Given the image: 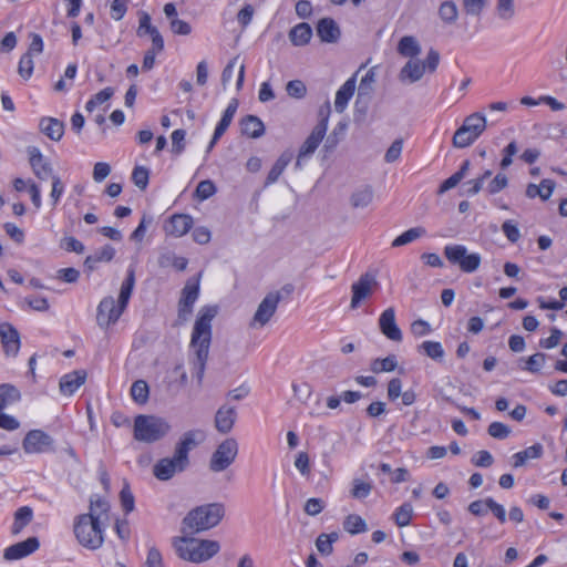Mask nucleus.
<instances>
[{
	"mask_svg": "<svg viewBox=\"0 0 567 567\" xmlns=\"http://www.w3.org/2000/svg\"><path fill=\"white\" fill-rule=\"evenodd\" d=\"M508 179L505 174L498 173L487 185L486 192L491 195H495L506 188Z\"/></svg>",
	"mask_w": 567,
	"mask_h": 567,
	"instance_id": "nucleus-55",
	"label": "nucleus"
},
{
	"mask_svg": "<svg viewBox=\"0 0 567 567\" xmlns=\"http://www.w3.org/2000/svg\"><path fill=\"white\" fill-rule=\"evenodd\" d=\"M131 395L133 400L143 404L148 399V385L144 380L135 381L131 386Z\"/></svg>",
	"mask_w": 567,
	"mask_h": 567,
	"instance_id": "nucleus-47",
	"label": "nucleus"
},
{
	"mask_svg": "<svg viewBox=\"0 0 567 567\" xmlns=\"http://www.w3.org/2000/svg\"><path fill=\"white\" fill-rule=\"evenodd\" d=\"M171 431L168 422L155 415H137L134 420V439L144 443H154Z\"/></svg>",
	"mask_w": 567,
	"mask_h": 567,
	"instance_id": "nucleus-6",
	"label": "nucleus"
},
{
	"mask_svg": "<svg viewBox=\"0 0 567 567\" xmlns=\"http://www.w3.org/2000/svg\"><path fill=\"white\" fill-rule=\"evenodd\" d=\"M440 63V53L430 49L424 61L420 59H409L399 72V80L404 83H415L420 81L424 73H434Z\"/></svg>",
	"mask_w": 567,
	"mask_h": 567,
	"instance_id": "nucleus-8",
	"label": "nucleus"
},
{
	"mask_svg": "<svg viewBox=\"0 0 567 567\" xmlns=\"http://www.w3.org/2000/svg\"><path fill=\"white\" fill-rule=\"evenodd\" d=\"M74 534L78 542L87 549H97L104 542L103 529L94 514H82L75 518Z\"/></svg>",
	"mask_w": 567,
	"mask_h": 567,
	"instance_id": "nucleus-5",
	"label": "nucleus"
},
{
	"mask_svg": "<svg viewBox=\"0 0 567 567\" xmlns=\"http://www.w3.org/2000/svg\"><path fill=\"white\" fill-rule=\"evenodd\" d=\"M419 350H422L429 358L436 361L442 360L444 357V349L437 341H424L419 347Z\"/></svg>",
	"mask_w": 567,
	"mask_h": 567,
	"instance_id": "nucleus-44",
	"label": "nucleus"
},
{
	"mask_svg": "<svg viewBox=\"0 0 567 567\" xmlns=\"http://www.w3.org/2000/svg\"><path fill=\"white\" fill-rule=\"evenodd\" d=\"M372 491V484L368 482H363L361 480H353L351 496L357 499L365 498L370 495Z\"/></svg>",
	"mask_w": 567,
	"mask_h": 567,
	"instance_id": "nucleus-49",
	"label": "nucleus"
},
{
	"mask_svg": "<svg viewBox=\"0 0 567 567\" xmlns=\"http://www.w3.org/2000/svg\"><path fill=\"white\" fill-rule=\"evenodd\" d=\"M53 439L41 430L30 431L23 440L25 453H44L52 450Z\"/></svg>",
	"mask_w": 567,
	"mask_h": 567,
	"instance_id": "nucleus-16",
	"label": "nucleus"
},
{
	"mask_svg": "<svg viewBox=\"0 0 567 567\" xmlns=\"http://www.w3.org/2000/svg\"><path fill=\"white\" fill-rule=\"evenodd\" d=\"M199 277L200 275L196 278L188 279L182 290L177 315L179 323L186 322L193 312V306L199 295Z\"/></svg>",
	"mask_w": 567,
	"mask_h": 567,
	"instance_id": "nucleus-12",
	"label": "nucleus"
},
{
	"mask_svg": "<svg viewBox=\"0 0 567 567\" xmlns=\"http://www.w3.org/2000/svg\"><path fill=\"white\" fill-rule=\"evenodd\" d=\"M495 13L503 21H511L516 14L515 0H496Z\"/></svg>",
	"mask_w": 567,
	"mask_h": 567,
	"instance_id": "nucleus-41",
	"label": "nucleus"
},
{
	"mask_svg": "<svg viewBox=\"0 0 567 567\" xmlns=\"http://www.w3.org/2000/svg\"><path fill=\"white\" fill-rule=\"evenodd\" d=\"M403 148V141L401 138L395 140L390 147L386 150L384 155V161L386 163H394L398 161L401 156Z\"/></svg>",
	"mask_w": 567,
	"mask_h": 567,
	"instance_id": "nucleus-58",
	"label": "nucleus"
},
{
	"mask_svg": "<svg viewBox=\"0 0 567 567\" xmlns=\"http://www.w3.org/2000/svg\"><path fill=\"white\" fill-rule=\"evenodd\" d=\"M543 186L547 187V192H544L535 184H529L526 188V196L529 198L539 196L543 200H547L554 192L555 182L551 179H543Z\"/></svg>",
	"mask_w": 567,
	"mask_h": 567,
	"instance_id": "nucleus-42",
	"label": "nucleus"
},
{
	"mask_svg": "<svg viewBox=\"0 0 567 567\" xmlns=\"http://www.w3.org/2000/svg\"><path fill=\"white\" fill-rule=\"evenodd\" d=\"M135 285V274L128 269L125 280L122 282L117 302L112 296L103 298L97 306L96 322L99 327L107 329L115 324L127 307Z\"/></svg>",
	"mask_w": 567,
	"mask_h": 567,
	"instance_id": "nucleus-2",
	"label": "nucleus"
},
{
	"mask_svg": "<svg viewBox=\"0 0 567 567\" xmlns=\"http://www.w3.org/2000/svg\"><path fill=\"white\" fill-rule=\"evenodd\" d=\"M444 256L451 264L468 274L476 271L481 265V256L476 252L467 254V248L463 245L445 246Z\"/></svg>",
	"mask_w": 567,
	"mask_h": 567,
	"instance_id": "nucleus-10",
	"label": "nucleus"
},
{
	"mask_svg": "<svg viewBox=\"0 0 567 567\" xmlns=\"http://www.w3.org/2000/svg\"><path fill=\"white\" fill-rule=\"evenodd\" d=\"M286 91L291 97L302 99L307 93V87L302 81L292 80L287 83Z\"/></svg>",
	"mask_w": 567,
	"mask_h": 567,
	"instance_id": "nucleus-56",
	"label": "nucleus"
},
{
	"mask_svg": "<svg viewBox=\"0 0 567 567\" xmlns=\"http://www.w3.org/2000/svg\"><path fill=\"white\" fill-rule=\"evenodd\" d=\"M328 127V117L321 121L313 127L310 135L300 147V157H308L315 153L319 144L322 142Z\"/></svg>",
	"mask_w": 567,
	"mask_h": 567,
	"instance_id": "nucleus-19",
	"label": "nucleus"
},
{
	"mask_svg": "<svg viewBox=\"0 0 567 567\" xmlns=\"http://www.w3.org/2000/svg\"><path fill=\"white\" fill-rule=\"evenodd\" d=\"M375 82L374 68L370 69L365 75L361 79L359 84V94H369L372 91V85Z\"/></svg>",
	"mask_w": 567,
	"mask_h": 567,
	"instance_id": "nucleus-59",
	"label": "nucleus"
},
{
	"mask_svg": "<svg viewBox=\"0 0 567 567\" xmlns=\"http://www.w3.org/2000/svg\"><path fill=\"white\" fill-rule=\"evenodd\" d=\"M238 100L237 99H233L227 109L225 110L220 121L218 122L216 128H215V138L216 137H221L224 135V133L227 131V128L229 127L236 112H237V109H238Z\"/></svg>",
	"mask_w": 567,
	"mask_h": 567,
	"instance_id": "nucleus-34",
	"label": "nucleus"
},
{
	"mask_svg": "<svg viewBox=\"0 0 567 567\" xmlns=\"http://www.w3.org/2000/svg\"><path fill=\"white\" fill-rule=\"evenodd\" d=\"M396 365H398V363H396L395 357L389 355L384 359L373 360V362L371 363V370L374 373L390 372V371H393L396 368Z\"/></svg>",
	"mask_w": 567,
	"mask_h": 567,
	"instance_id": "nucleus-48",
	"label": "nucleus"
},
{
	"mask_svg": "<svg viewBox=\"0 0 567 567\" xmlns=\"http://www.w3.org/2000/svg\"><path fill=\"white\" fill-rule=\"evenodd\" d=\"M169 25L172 32L178 35H188L192 32L190 24L181 19H172Z\"/></svg>",
	"mask_w": 567,
	"mask_h": 567,
	"instance_id": "nucleus-63",
	"label": "nucleus"
},
{
	"mask_svg": "<svg viewBox=\"0 0 567 567\" xmlns=\"http://www.w3.org/2000/svg\"><path fill=\"white\" fill-rule=\"evenodd\" d=\"M487 122L483 113L476 112L466 116L453 135L452 144L456 148L472 145L486 130Z\"/></svg>",
	"mask_w": 567,
	"mask_h": 567,
	"instance_id": "nucleus-7",
	"label": "nucleus"
},
{
	"mask_svg": "<svg viewBox=\"0 0 567 567\" xmlns=\"http://www.w3.org/2000/svg\"><path fill=\"white\" fill-rule=\"evenodd\" d=\"M189 465V458H184L182 455L174 452L173 457H164L159 460L153 468L156 478L167 481L176 473L183 472Z\"/></svg>",
	"mask_w": 567,
	"mask_h": 567,
	"instance_id": "nucleus-13",
	"label": "nucleus"
},
{
	"mask_svg": "<svg viewBox=\"0 0 567 567\" xmlns=\"http://www.w3.org/2000/svg\"><path fill=\"white\" fill-rule=\"evenodd\" d=\"M357 79L355 75L348 79L344 84L337 91L334 100V109L337 112L342 113L349 101L354 94Z\"/></svg>",
	"mask_w": 567,
	"mask_h": 567,
	"instance_id": "nucleus-26",
	"label": "nucleus"
},
{
	"mask_svg": "<svg viewBox=\"0 0 567 567\" xmlns=\"http://www.w3.org/2000/svg\"><path fill=\"white\" fill-rule=\"evenodd\" d=\"M426 235V229L422 226L413 227L398 236L392 243L391 247L398 248L405 246Z\"/></svg>",
	"mask_w": 567,
	"mask_h": 567,
	"instance_id": "nucleus-35",
	"label": "nucleus"
},
{
	"mask_svg": "<svg viewBox=\"0 0 567 567\" xmlns=\"http://www.w3.org/2000/svg\"><path fill=\"white\" fill-rule=\"evenodd\" d=\"M312 29L310 24L301 22L289 31V40L295 47H303L310 42Z\"/></svg>",
	"mask_w": 567,
	"mask_h": 567,
	"instance_id": "nucleus-28",
	"label": "nucleus"
},
{
	"mask_svg": "<svg viewBox=\"0 0 567 567\" xmlns=\"http://www.w3.org/2000/svg\"><path fill=\"white\" fill-rule=\"evenodd\" d=\"M238 442L234 437H227L219 443L209 460V470L213 473L226 471L238 455Z\"/></svg>",
	"mask_w": 567,
	"mask_h": 567,
	"instance_id": "nucleus-9",
	"label": "nucleus"
},
{
	"mask_svg": "<svg viewBox=\"0 0 567 567\" xmlns=\"http://www.w3.org/2000/svg\"><path fill=\"white\" fill-rule=\"evenodd\" d=\"M255 13V9L251 4H245L241 10L237 13V21L243 27L246 28L252 20Z\"/></svg>",
	"mask_w": 567,
	"mask_h": 567,
	"instance_id": "nucleus-64",
	"label": "nucleus"
},
{
	"mask_svg": "<svg viewBox=\"0 0 567 567\" xmlns=\"http://www.w3.org/2000/svg\"><path fill=\"white\" fill-rule=\"evenodd\" d=\"M546 361V354L538 352L533 355H530L527 360H525V367L524 369L532 372L537 373L539 372L540 368L544 365Z\"/></svg>",
	"mask_w": 567,
	"mask_h": 567,
	"instance_id": "nucleus-54",
	"label": "nucleus"
},
{
	"mask_svg": "<svg viewBox=\"0 0 567 567\" xmlns=\"http://www.w3.org/2000/svg\"><path fill=\"white\" fill-rule=\"evenodd\" d=\"M215 193H216L215 184L209 179L199 182L196 187V190H195L196 197L200 200L208 199Z\"/></svg>",
	"mask_w": 567,
	"mask_h": 567,
	"instance_id": "nucleus-52",
	"label": "nucleus"
},
{
	"mask_svg": "<svg viewBox=\"0 0 567 567\" xmlns=\"http://www.w3.org/2000/svg\"><path fill=\"white\" fill-rule=\"evenodd\" d=\"M487 2L488 0H462V9L467 16L480 17Z\"/></svg>",
	"mask_w": 567,
	"mask_h": 567,
	"instance_id": "nucleus-46",
	"label": "nucleus"
},
{
	"mask_svg": "<svg viewBox=\"0 0 567 567\" xmlns=\"http://www.w3.org/2000/svg\"><path fill=\"white\" fill-rule=\"evenodd\" d=\"M225 516L221 503H209L189 511L182 520V533H200L217 526Z\"/></svg>",
	"mask_w": 567,
	"mask_h": 567,
	"instance_id": "nucleus-4",
	"label": "nucleus"
},
{
	"mask_svg": "<svg viewBox=\"0 0 567 567\" xmlns=\"http://www.w3.org/2000/svg\"><path fill=\"white\" fill-rule=\"evenodd\" d=\"M396 51L404 58L415 59L422 51L416 38L413 35H404L400 39Z\"/></svg>",
	"mask_w": 567,
	"mask_h": 567,
	"instance_id": "nucleus-29",
	"label": "nucleus"
},
{
	"mask_svg": "<svg viewBox=\"0 0 567 567\" xmlns=\"http://www.w3.org/2000/svg\"><path fill=\"white\" fill-rule=\"evenodd\" d=\"M33 512L30 507H20L14 514V522L11 527L13 535H19L22 529L32 520Z\"/></svg>",
	"mask_w": 567,
	"mask_h": 567,
	"instance_id": "nucleus-37",
	"label": "nucleus"
},
{
	"mask_svg": "<svg viewBox=\"0 0 567 567\" xmlns=\"http://www.w3.org/2000/svg\"><path fill=\"white\" fill-rule=\"evenodd\" d=\"M561 338H563V332L557 328H553L550 330V336L546 339H542L539 341V346L544 349H553L559 344Z\"/></svg>",
	"mask_w": 567,
	"mask_h": 567,
	"instance_id": "nucleus-61",
	"label": "nucleus"
},
{
	"mask_svg": "<svg viewBox=\"0 0 567 567\" xmlns=\"http://www.w3.org/2000/svg\"><path fill=\"white\" fill-rule=\"evenodd\" d=\"M373 199V190L370 186H364L362 188L357 189L351 195V205L354 208H364L372 203Z\"/></svg>",
	"mask_w": 567,
	"mask_h": 567,
	"instance_id": "nucleus-39",
	"label": "nucleus"
},
{
	"mask_svg": "<svg viewBox=\"0 0 567 567\" xmlns=\"http://www.w3.org/2000/svg\"><path fill=\"white\" fill-rule=\"evenodd\" d=\"M115 256V249L105 245L101 249L96 250L93 255L86 257L84 261V266L90 270H94L99 262H107L111 261Z\"/></svg>",
	"mask_w": 567,
	"mask_h": 567,
	"instance_id": "nucleus-31",
	"label": "nucleus"
},
{
	"mask_svg": "<svg viewBox=\"0 0 567 567\" xmlns=\"http://www.w3.org/2000/svg\"><path fill=\"white\" fill-rule=\"evenodd\" d=\"M192 226L193 219L190 216L185 214H175L169 218L164 229L167 235L182 237L189 231Z\"/></svg>",
	"mask_w": 567,
	"mask_h": 567,
	"instance_id": "nucleus-21",
	"label": "nucleus"
},
{
	"mask_svg": "<svg viewBox=\"0 0 567 567\" xmlns=\"http://www.w3.org/2000/svg\"><path fill=\"white\" fill-rule=\"evenodd\" d=\"M291 159H292V153L284 152L279 156V158L276 161V163L274 164L271 169L269 171L265 185L267 186V185L276 183L278 181V178L280 177V175L286 169V167L288 166V164L291 162Z\"/></svg>",
	"mask_w": 567,
	"mask_h": 567,
	"instance_id": "nucleus-33",
	"label": "nucleus"
},
{
	"mask_svg": "<svg viewBox=\"0 0 567 567\" xmlns=\"http://www.w3.org/2000/svg\"><path fill=\"white\" fill-rule=\"evenodd\" d=\"M39 127L52 141H60L64 134V123L54 117L41 118Z\"/></svg>",
	"mask_w": 567,
	"mask_h": 567,
	"instance_id": "nucleus-27",
	"label": "nucleus"
},
{
	"mask_svg": "<svg viewBox=\"0 0 567 567\" xmlns=\"http://www.w3.org/2000/svg\"><path fill=\"white\" fill-rule=\"evenodd\" d=\"M544 452L543 445L536 443L524 451L517 452L513 455V466L520 467L525 465L528 460H535L542 457Z\"/></svg>",
	"mask_w": 567,
	"mask_h": 567,
	"instance_id": "nucleus-32",
	"label": "nucleus"
},
{
	"mask_svg": "<svg viewBox=\"0 0 567 567\" xmlns=\"http://www.w3.org/2000/svg\"><path fill=\"white\" fill-rule=\"evenodd\" d=\"M343 527L348 533L352 535L364 533L368 529L364 519L354 514H351L346 518Z\"/></svg>",
	"mask_w": 567,
	"mask_h": 567,
	"instance_id": "nucleus-43",
	"label": "nucleus"
},
{
	"mask_svg": "<svg viewBox=\"0 0 567 567\" xmlns=\"http://www.w3.org/2000/svg\"><path fill=\"white\" fill-rule=\"evenodd\" d=\"M33 66L34 63L32 56L30 54L24 53L21 56L18 66V72L20 76H22L23 79H29L32 75Z\"/></svg>",
	"mask_w": 567,
	"mask_h": 567,
	"instance_id": "nucleus-57",
	"label": "nucleus"
},
{
	"mask_svg": "<svg viewBox=\"0 0 567 567\" xmlns=\"http://www.w3.org/2000/svg\"><path fill=\"white\" fill-rule=\"evenodd\" d=\"M378 286L379 282L374 275L370 272L361 275L359 279L351 286V309H357L363 300L371 297Z\"/></svg>",
	"mask_w": 567,
	"mask_h": 567,
	"instance_id": "nucleus-14",
	"label": "nucleus"
},
{
	"mask_svg": "<svg viewBox=\"0 0 567 567\" xmlns=\"http://www.w3.org/2000/svg\"><path fill=\"white\" fill-rule=\"evenodd\" d=\"M110 505L109 503L100 497L99 495H93L90 498V512L87 514H94L97 516V519L100 520V517L102 514H106L109 512Z\"/></svg>",
	"mask_w": 567,
	"mask_h": 567,
	"instance_id": "nucleus-50",
	"label": "nucleus"
},
{
	"mask_svg": "<svg viewBox=\"0 0 567 567\" xmlns=\"http://www.w3.org/2000/svg\"><path fill=\"white\" fill-rule=\"evenodd\" d=\"M27 153L29 155V163L31 169L33 174L37 176V178H39L40 181H48L49 178L55 175L53 173L51 163L48 158L44 157V155L38 147L29 146L27 148Z\"/></svg>",
	"mask_w": 567,
	"mask_h": 567,
	"instance_id": "nucleus-15",
	"label": "nucleus"
},
{
	"mask_svg": "<svg viewBox=\"0 0 567 567\" xmlns=\"http://www.w3.org/2000/svg\"><path fill=\"white\" fill-rule=\"evenodd\" d=\"M237 417L236 409L233 406H220L215 415V426L221 434L229 433L235 424Z\"/></svg>",
	"mask_w": 567,
	"mask_h": 567,
	"instance_id": "nucleus-24",
	"label": "nucleus"
},
{
	"mask_svg": "<svg viewBox=\"0 0 567 567\" xmlns=\"http://www.w3.org/2000/svg\"><path fill=\"white\" fill-rule=\"evenodd\" d=\"M317 34L322 42L336 43L340 35V28L331 18H322L317 23Z\"/></svg>",
	"mask_w": 567,
	"mask_h": 567,
	"instance_id": "nucleus-23",
	"label": "nucleus"
},
{
	"mask_svg": "<svg viewBox=\"0 0 567 567\" xmlns=\"http://www.w3.org/2000/svg\"><path fill=\"white\" fill-rule=\"evenodd\" d=\"M218 313L217 306L203 307L195 321L189 347L193 350V358L189 363L192 365L193 375L196 378L198 385L203 383L206 363L209 354L212 341V321Z\"/></svg>",
	"mask_w": 567,
	"mask_h": 567,
	"instance_id": "nucleus-1",
	"label": "nucleus"
},
{
	"mask_svg": "<svg viewBox=\"0 0 567 567\" xmlns=\"http://www.w3.org/2000/svg\"><path fill=\"white\" fill-rule=\"evenodd\" d=\"M40 546L37 537H29L23 542H19L7 547L3 551V558L6 560H18L33 554Z\"/></svg>",
	"mask_w": 567,
	"mask_h": 567,
	"instance_id": "nucleus-18",
	"label": "nucleus"
},
{
	"mask_svg": "<svg viewBox=\"0 0 567 567\" xmlns=\"http://www.w3.org/2000/svg\"><path fill=\"white\" fill-rule=\"evenodd\" d=\"M281 300L279 292H269L259 303L254 317L249 322L252 329L264 328L274 317Z\"/></svg>",
	"mask_w": 567,
	"mask_h": 567,
	"instance_id": "nucleus-11",
	"label": "nucleus"
},
{
	"mask_svg": "<svg viewBox=\"0 0 567 567\" xmlns=\"http://www.w3.org/2000/svg\"><path fill=\"white\" fill-rule=\"evenodd\" d=\"M511 429L508 425L502 423V422H492L488 425L487 433L497 440H504L509 436Z\"/></svg>",
	"mask_w": 567,
	"mask_h": 567,
	"instance_id": "nucleus-53",
	"label": "nucleus"
},
{
	"mask_svg": "<svg viewBox=\"0 0 567 567\" xmlns=\"http://www.w3.org/2000/svg\"><path fill=\"white\" fill-rule=\"evenodd\" d=\"M437 13L445 24H454L458 19V8L452 0L443 1L439 7Z\"/></svg>",
	"mask_w": 567,
	"mask_h": 567,
	"instance_id": "nucleus-36",
	"label": "nucleus"
},
{
	"mask_svg": "<svg viewBox=\"0 0 567 567\" xmlns=\"http://www.w3.org/2000/svg\"><path fill=\"white\" fill-rule=\"evenodd\" d=\"M20 398V391L14 385L8 383L0 384V411L19 401Z\"/></svg>",
	"mask_w": 567,
	"mask_h": 567,
	"instance_id": "nucleus-38",
	"label": "nucleus"
},
{
	"mask_svg": "<svg viewBox=\"0 0 567 567\" xmlns=\"http://www.w3.org/2000/svg\"><path fill=\"white\" fill-rule=\"evenodd\" d=\"M86 379L84 370H76L63 375L60 380V390L65 395L73 394Z\"/></svg>",
	"mask_w": 567,
	"mask_h": 567,
	"instance_id": "nucleus-25",
	"label": "nucleus"
},
{
	"mask_svg": "<svg viewBox=\"0 0 567 567\" xmlns=\"http://www.w3.org/2000/svg\"><path fill=\"white\" fill-rule=\"evenodd\" d=\"M185 135L184 130H175L172 133V151L176 154H181L185 148Z\"/></svg>",
	"mask_w": 567,
	"mask_h": 567,
	"instance_id": "nucleus-62",
	"label": "nucleus"
},
{
	"mask_svg": "<svg viewBox=\"0 0 567 567\" xmlns=\"http://www.w3.org/2000/svg\"><path fill=\"white\" fill-rule=\"evenodd\" d=\"M150 172L144 166H136L132 173V179L136 187L141 190L146 189L148 185Z\"/></svg>",
	"mask_w": 567,
	"mask_h": 567,
	"instance_id": "nucleus-51",
	"label": "nucleus"
},
{
	"mask_svg": "<svg viewBox=\"0 0 567 567\" xmlns=\"http://www.w3.org/2000/svg\"><path fill=\"white\" fill-rule=\"evenodd\" d=\"M205 439L204 432L200 430H190L183 434L176 444L175 451L184 458H189V452L196 447Z\"/></svg>",
	"mask_w": 567,
	"mask_h": 567,
	"instance_id": "nucleus-22",
	"label": "nucleus"
},
{
	"mask_svg": "<svg viewBox=\"0 0 567 567\" xmlns=\"http://www.w3.org/2000/svg\"><path fill=\"white\" fill-rule=\"evenodd\" d=\"M380 331L391 341L400 342L403 338L401 329L395 321V310L393 307L385 309L379 318Z\"/></svg>",
	"mask_w": 567,
	"mask_h": 567,
	"instance_id": "nucleus-17",
	"label": "nucleus"
},
{
	"mask_svg": "<svg viewBox=\"0 0 567 567\" xmlns=\"http://www.w3.org/2000/svg\"><path fill=\"white\" fill-rule=\"evenodd\" d=\"M413 514V507L409 503L402 504L393 514L395 524L399 527H405L410 524Z\"/></svg>",
	"mask_w": 567,
	"mask_h": 567,
	"instance_id": "nucleus-45",
	"label": "nucleus"
},
{
	"mask_svg": "<svg viewBox=\"0 0 567 567\" xmlns=\"http://www.w3.org/2000/svg\"><path fill=\"white\" fill-rule=\"evenodd\" d=\"M173 547L181 559L199 564L209 560L220 550L217 540L184 536L173 538Z\"/></svg>",
	"mask_w": 567,
	"mask_h": 567,
	"instance_id": "nucleus-3",
	"label": "nucleus"
},
{
	"mask_svg": "<svg viewBox=\"0 0 567 567\" xmlns=\"http://www.w3.org/2000/svg\"><path fill=\"white\" fill-rule=\"evenodd\" d=\"M0 340L3 351L9 357H16L20 349V336L10 323H0Z\"/></svg>",
	"mask_w": 567,
	"mask_h": 567,
	"instance_id": "nucleus-20",
	"label": "nucleus"
},
{
	"mask_svg": "<svg viewBox=\"0 0 567 567\" xmlns=\"http://www.w3.org/2000/svg\"><path fill=\"white\" fill-rule=\"evenodd\" d=\"M339 539V534L333 532L330 534H320L316 539V547L321 555L329 556L333 551V543Z\"/></svg>",
	"mask_w": 567,
	"mask_h": 567,
	"instance_id": "nucleus-40",
	"label": "nucleus"
},
{
	"mask_svg": "<svg viewBox=\"0 0 567 567\" xmlns=\"http://www.w3.org/2000/svg\"><path fill=\"white\" fill-rule=\"evenodd\" d=\"M241 133L251 137L258 138L265 133V125L259 117L255 115L245 116L241 122Z\"/></svg>",
	"mask_w": 567,
	"mask_h": 567,
	"instance_id": "nucleus-30",
	"label": "nucleus"
},
{
	"mask_svg": "<svg viewBox=\"0 0 567 567\" xmlns=\"http://www.w3.org/2000/svg\"><path fill=\"white\" fill-rule=\"evenodd\" d=\"M502 231L511 243H516L520 238V233L513 220H505L502 225Z\"/></svg>",
	"mask_w": 567,
	"mask_h": 567,
	"instance_id": "nucleus-60",
	"label": "nucleus"
}]
</instances>
